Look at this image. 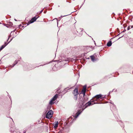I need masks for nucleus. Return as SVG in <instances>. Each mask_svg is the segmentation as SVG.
<instances>
[{"label": "nucleus", "mask_w": 133, "mask_h": 133, "mask_svg": "<svg viewBox=\"0 0 133 133\" xmlns=\"http://www.w3.org/2000/svg\"><path fill=\"white\" fill-rule=\"evenodd\" d=\"M5 46L6 45H5V46L2 45L1 48L0 49V50H1L3 48H4L5 47Z\"/></svg>", "instance_id": "obj_13"}, {"label": "nucleus", "mask_w": 133, "mask_h": 133, "mask_svg": "<svg viewBox=\"0 0 133 133\" xmlns=\"http://www.w3.org/2000/svg\"><path fill=\"white\" fill-rule=\"evenodd\" d=\"M58 97V95H56L50 101L49 103L50 104H53L54 103V101Z\"/></svg>", "instance_id": "obj_3"}, {"label": "nucleus", "mask_w": 133, "mask_h": 133, "mask_svg": "<svg viewBox=\"0 0 133 133\" xmlns=\"http://www.w3.org/2000/svg\"><path fill=\"white\" fill-rule=\"evenodd\" d=\"M82 111H78L77 112V116H75V118H76L78 116L81 114V112Z\"/></svg>", "instance_id": "obj_10"}, {"label": "nucleus", "mask_w": 133, "mask_h": 133, "mask_svg": "<svg viewBox=\"0 0 133 133\" xmlns=\"http://www.w3.org/2000/svg\"><path fill=\"white\" fill-rule=\"evenodd\" d=\"M74 94L76 97L78 94V91L77 88H75L74 91Z\"/></svg>", "instance_id": "obj_5"}, {"label": "nucleus", "mask_w": 133, "mask_h": 133, "mask_svg": "<svg viewBox=\"0 0 133 133\" xmlns=\"http://www.w3.org/2000/svg\"><path fill=\"white\" fill-rule=\"evenodd\" d=\"M97 101V99H95L94 98H93V99H91L90 102H89L87 104V106H89L91 104V102H93L94 101Z\"/></svg>", "instance_id": "obj_6"}, {"label": "nucleus", "mask_w": 133, "mask_h": 133, "mask_svg": "<svg viewBox=\"0 0 133 133\" xmlns=\"http://www.w3.org/2000/svg\"><path fill=\"white\" fill-rule=\"evenodd\" d=\"M42 11H41V12H42Z\"/></svg>", "instance_id": "obj_16"}, {"label": "nucleus", "mask_w": 133, "mask_h": 133, "mask_svg": "<svg viewBox=\"0 0 133 133\" xmlns=\"http://www.w3.org/2000/svg\"><path fill=\"white\" fill-rule=\"evenodd\" d=\"M102 97V95H97L95 97L96 98V99H99Z\"/></svg>", "instance_id": "obj_9"}, {"label": "nucleus", "mask_w": 133, "mask_h": 133, "mask_svg": "<svg viewBox=\"0 0 133 133\" xmlns=\"http://www.w3.org/2000/svg\"><path fill=\"white\" fill-rule=\"evenodd\" d=\"M53 114V111L51 110L49 111L46 115V118H50L52 117Z\"/></svg>", "instance_id": "obj_1"}, {"label": "nucleus", "mask_w": 133, "mask_h": 133, "mask_svg": "<svg viewBox=\"0 0 133 133\" xmlns=\"http://www.w3.org/2000/svg\"><path fill=\"white\" fill-rule=\"evenodd\" d=\"M90 58L91 59V61L93 62H94L95 61L94 56H91Z\"/></svg>", "instance_id": "obj_12"}, {"label": "nucleus", "mask_w": 133, "mask_h": 133, "mask_svg": "<svg viewBox=\"0 0 133 133\" xmlns=\"http://www.w3.org/2000/svg\"><path fill=\"white\" fill-rule=\"evenodd\" d=\"M130 28V26H129L128 27V30H129Z\"/></svg>", "instance_id": "obj_14"}, {"label": "nucleus", "mask_w": 133, "mask_h": 133, "mask_svg": "<svg viewBox=\"0 0 133 133\" xmlns=\"http://www.w3.org/2000/svg\"><path fill=\"white\" fill-rule=\"evenodd\" d=\"M58 97V95H56L50 101L49 103L50 104H53L54 103V101Z\"/></svg>", "instance_id": "obj_2"}, {"label": "nucleus", "mask_w": 133, "mask_h": 133, "mask_svg": "<svg viewBox=\"0 0 133 133\" xmlns=\"http://www.w3.org/2000/svg\"><path fill=\"white\" fill-rule=\"evenodd\" d=\"M58 122H57L55 123L54 124V128L55 129L57 128L58 126Z\"/></svg>", "instance_id": "obj_8"}, {"label": "nucleus", "mask_w": 133, "mask_h": 133, "mask_svg": "<svg viewBox=\"0 0 133 133\" xmlns=\"http://www.w3.org/2000/svg\"><path fill=\"white\" fill-rule=\"evenodd\" d=\"M130 27L131 28H132L133 27V26H130Z\"/></svg>", "instance_id": "obj_15"}, {"label": "nucleus", "mask_w": 133, "mask_h": 133, "mask_svg": "<svg viewBox=\"0 0 133 133\" xmlns=\"http://www.w3.org/2000/svg\"><path fill=\"white\" fill-rule=\"evenodd\" d=\"M112 44V43L111 41H109L108 42V43L107 44V45L108 46H110Z\"/></svg>", "instance_id": "obj_11"}, {"label": "nucleus", "mask_w": 133, "mask_h": 133, "mask_svg": "<svg viewBox=\"0 0 133 133\" xmlns=\"http://www.w3.org/2000/svg\"><path fill=\"white\" fill-rule=\"evenodd\" d=\"M86 91V87H84L83 88V89L82 90V92H81L83 94L84 96V95L85 94Z\"/></svg>", "instance_id": "obj_7"}, {"label": "nucleus", "mask_w": 133, "mask_h": 133, "mask_svg": "<svg viewBox=\"0 0 133 133\" xmlns=\"http://www.w3.org/2000/svg\"><path fill=\"white\" fill-rule=\"evenodd\" d=\"M37 18H36V17H34V18H33L31 19V20H30L29 22H28L27 23V24L28 25H29L30 23H33L37 19Z\"/></svg>", "instance_id": "obj_4"}, {"label": "nucleus", "mask_w": 133, "mask_h": 133, "mask_svg": "<svg viewBox=\"0 0 133 133\" xmlns=\"http://www.w3.org/2000/svg\"><path fill=\"white\" fill-rule=\"evenodd\" d=\"M42 11H41V12H42Z\"/></svg>", "instance_id": "obj_17"}]
</instances>
